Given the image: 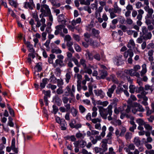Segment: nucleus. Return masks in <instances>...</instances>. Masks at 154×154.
<instances>
[{
  "mask_svg": "<svg viewBox=\"0 0 154 154\" xmlns=\"http://www.w3.org/2000/svg\"><path fill=\"white\" fill-rule=\"evenodd\" d=\"M94 150L95 153H99L102 151V149L98 147H95L94 148Z\"/></svg>",
  "mask_w": 154,
  "mask_h": 154,
  "instance_id": "774afa93",
  "label": "nucleus"
},
{
  "mask_svg": "<svg viewBox=\"0 0 154 154\" xmlns=\"http://www.w3.org/2000/svg\"><path fill=\"white\" fill-rule=\"evenodd\" d=\"M47 83V79L45 78L43 79L42 82H41L40 84V87L42 89L45 88V85Z\"/></svg>",
  "mask_w": 154,
  "mask_h": 154,
  "instance_id": "e433bc0d",
  "label": "nucleus"
},
{
  "mask_svg": "<svg viewBox=\"0 0 154 154\" xmlns=\"http://www.w3.org/2000/svg\"><path fill=\"white\" fill-rule=\"evenodd\" d=\"M144 9L146 12H147L149 17H151L154 12L153 9L151 8H150L149 6H145L144 8Z\"/></svg>",
  "mask_w": 154,
  "mask_h": 154,
  "instance_id": "4468645a",
  "label": "nucleus"
},
{
  "mask_svg": "<svg viewBox=\"0 0 154 154\" xmlns=\"http://www.w3.org/2000/svg\"><path fill=\"white\" fill-rule=\"evenodd\" d=\"M55 63L57 65H58L60 67L64 66L65 65L63 60L57 59L55 60Z\"/></svg>",
  "mask_w": 154,
  "mask_h": 154,
  "instance_id": "a878e982",
  "label": "nucleus"
},
{
  "mask_svg": "<svg viewBox=\"0 0 154 154\" xmlns=\"http://www.w3.org/2000/svg\"><path fill=\"white\" fill-rule=\"evenodd\" d=\"M144 126L145 128L147 130L150 131L152 129V127L148 124L145 123Z\"/></svg>",
  "mask_w": 154,
  "mask_h": 154,
  "instance_id": "603ef678",
  "label": "nucleus"
},
{
  "mask_svg": "<svg viewBox=\"0 0 154 154\" xmlns=\"http://www.w3.org/2000/svg\"><path fill=\"white\" fill-rule=\"evenodd\" d=\"M113 8H109V14L110 18L113 19L117 17L116 13L120 14L122 11V9L118 6L117 2H114Z\"/></svg>",
  "mask_w": 154,
  "mask_h": 154,
  "instance_id": "f257e3e1",
  "label": "nucleus"
},
{
  "mask_svg": "<svg viewBox=\"0 0 154 154\" xmlns=\"http://www.w3.org/2000/svg\"><path fill=\"white\" fill-rule=\"evenodd\" d=\"M79 109L80 112L82 113H84L86 110V109L82 105H80L79 106Z\"/></svg>",
  "mask_w": 154,
  "mask_h": 154,
  "instance_id": "5fc2aeb1",
  "label": "nucleus"
},
{
  "mask_svg": "<svg viewBox=\"0 0 154 154\" xmlns=\"http://www.w3.org/2000/svg\"><path fill=\"white\" fill-rule=\"evenodd\" d=\"M80 3L82 5H89L88 0H80Z\"/></svg>",
  "mask_w": 154,
  "mask_h": 154,
  "instance_id": "680f3d73",
  "label": "nucleus"
},
{
  "mask_svg": "<svg viewBox=\"0 0 154 154\" xmlns=\"http://www.w3.org/2000/svg\"><path fill=\"white\" fill-rule=\"evenodd\" d=\"M144 89L146 91L150 90L151 92H152L154 89V87L152 85H146L145 86Z\"/></svg>",
  "mask_w": 154,
  "mask_h": 154,
  "instance_id": "2f4dec72",
  "label": "nucleus"
},
{
  "mask_svg": "<svg viewBox=\"0 0 154 154\" xmlns=\"http://www.w3.org/2000/svg\"><path fill=\"white\" fill-rule=\"evenodd\" d=\"M144 88L141 86H140L137 89L136 91L137 93L140 92L143 95H145L147 93H146L145 91H144Z\"/></svg>",
  "mask_w": 154,
  "mask_h": 154,
  "instance_id": "4be33fe9",
  "label": "nucleus"
},
{
  "mask_svg": "<svg viewBox=\"0 0 154 154\" xmlns=\"http://www.w3.org/2000/svg\"><path fill=\"white\" fill-rule=\"evenodd\" d=\"M65 80L67 83H68L69 82V80L71 78L70 73V72H67L66 73L65 75Z\"/></svg>",
  "mask_w": 154,
  "mask_h": 154,
  "instance_id": "49530a36",
  "label": "nucleus"
},
{
  "mask_svg": "<svg viewBox=\"0 0 154 154\" xmlns=\"http://www.w3.org/2000/svg\"><path fill=\"white\" fill-rule=\"evenodd\" d=\"M127 47L129 48H134L135 47V44L133 39H131L128 42L127 45Z\"/></svg>",
  "mask_w": 154,
  "mask_h": 154,
  "instance_id": "6ab92c4d",
  "label": "nucleus"
},
{
  "mask_svg": "<svg viewBox=\"0 0 154 154\" xmlns=\"http://www.w3.org/2000/svg\"><path fill=\"white\" fill-rule=\"evenodd\" d=\"M42 63L41 62H39L37 63L35 66L36 68L37 69V71H40L42 69Z\"/></svg>",
  "mask_w": 154,
  "mask_h": 154,
  "instance_id": "8fccbe9b",
  "label": "nucleus"
},
{
  "mask_svg": "<svg viewBox=\"0 0 154 154\" xmlns=\"http://www.w3.org/2000/svg\"><path fill=\"white\" fill-rule=\"evenodd\" d=\"M100 77L101 79H104L107 75V73L105 70H100L99 71Z\"/></svg>",
  "mask_w": 154,
  "mask_h": 154,
  "instance_id": "f3484780",
  "label": "nucleus"
},
{
  "mask_svg": "<svg viewBox=\"0 0 154 154\" xmlns=\"http://www.w3.org/2000/svg\"><path fill=\"white\" fill-rule=\"evenodd\" d=\"M80 64L82 65L83 69L85 68L87 66L86 61L83 58H82L80 59L79 61Z\"/></svg>",
  "mask_w": 154,
  "mask_h": 154,
  "instance_id": "72a5a7b5",
  "label": "nucleus"
},
{
  "mask_svg": "<svg viewBox=\"0 0 154 154\" xmlns=\"http://www.w3.org/2000/svg\"><path fill=\"white\" fill-rule=\"evenodd\" d=\"M11 149L13 150L15 153H18V148H16L15 146V139L14 138L12 140L11 147H6V151L8 152H9L11 150Z\"/></svg>",
  "mask_w": 154,
  "mask_h": 154,
  "instance_id": "6e6552de",
  "label": "nucleus"
},
{
  "mask_svg": "<svg viewBox=\"0 0 154 154\" xmlns=\"http://www.w3.org/2000/svg\"><path fill=\"white\" fill-rule=\"evenodd\" d=\"M106 130V126H103L102 128V132L101 133L100 135L102 137H103L105 135V131Z\"/></svg>",
  "mask_w": 154,
  "mask_h": 154,
  "instance_id": "37998d69",
  "label": "nucleus"
},
{
  "mask_svg": "<svg viewBox=\"0 0 154 154\" xmlns=\"http://www.w3.org/2000/svg\"><path fill=\"white\" fill-rule=\"evenodd\" d=\"M112 106L111 105H109L106 109H104L102 106H100L99 108V111L100 116L103 119H106L108 115H112Z\"/></svg>",
  "mask_w": 154,
  "mask_h": 154,
  "instance_id": "f03ea898",
  "label": "nucleus"
},
{
  "mask_svg": "<svg viewBox=\"0 0 154 154\" xmlns=\"http://www.w3.org/2000/svg\"><path fill=\"white\" fill-rule=\"evenodd\" d=\"M84 72L88 73L89 75H91L92 72V70L86 66L85 68H84Z\"/></svg>",
  "mask_w": 154,
  "mask_h": 154,
  "instance_id": "a18cd8bd",
  "label": "nucleus"
},
{
  "mask_svg": "<svg viewBox=\"0 0 154 154\" xmlns=\"http://www.w3.org/2000/svg\"><path fill=\"white\" fill-rule=\"evenodd\" d=\"M142 32L143 34V38L145 40L151 39L152 35L151 32H149L146 26H143L142 27Z\"/></svg>",
  "mask_w": 154,
  "mask_h": 154,
  "instance_id": "7ed1b4c3",
  "label": "nucleus"
},
{
  "mask_svg": "<svg viewBox=\"0 0 154 154\" xmlns=\"http://www.w3.org/2000/svg\"><path fill=\"white\" fill-rule=\"evenodd\" d=\"M134 107L133 108L132 110L133 113L135 114L137 111L143 112L144 111V109L143 108L142 106L139 104L136 103L134 104Z\"/></svg>",
  "mask_w": 154,
  "mask_h": 154,
  "instance_id": "0eeeda50",
  "label": "nucleus"
},
{
  "mask_svg": "<svg viewBox=\"0 0 154 154\" xmlns=\"http://www.w3.org/2000/svg\"><path fill=\"white\" fill-rule=\"evenodd\" d=\"M127 10L131 11L133 10V6L129 3H128L126 7Z\"/></svg>",
  "mask_w": 154,
  "mask_h": 154,
  "instance_id": "0e129e2a",
  "label": "nucleus"
},
{
  "mask_svg": "<svg viewBox=\"0 0 154 154\" xmlns=\"http://www.w3.org/2000/svg\"><path fill=\"white\" fill-rule=\"evenodd\" d=\"M122 55H119L118 56V58L117 59V61L116 63V64L118 66L122 65L123 63V61L122 58Z\"/></svg>",
  "mask_w": 154,
  "mask_h": 154,
  "instance_id": "c756f323",
  "label": "nucleus"
},
{
  "mask_svg": "<svg viewBox=\"0 0 154 154\" xmlns=\"http://www.w3.org/2000/svg\"><path fill=\"white\" fill-rule=\"evenodd\" d=\"M42 92L45 95V96H46V97H50L51 92L50 91H45V90H43Z\"/></svg>",
  "mask_w": 154,
  "mask_h": 154,
  "instance_id": "bf43d9fd",
  "label": "nucleus"
},
{
  "mask_svg": "<svg viewBox=\"0 0 154 154\" xmlns=\"http://www.w3.org/2000/svg\"><path fill=\"white\" fill-rule=\"evenodd\" d=\"M34 5L33 0H29V2L24 3V7L26 8H29V9L32 10L33 9V6Z\"/></svg>",
  "mask_w": 154,
  "mask_h": 154,
  "instance_id": "f8f14e48",
  "label": "nucleus"
},
{
  "mask_svg": "<svg viewBox=\"0 0 154 154\" xmlns=\"http://www.w3.org/2000/svg\"><path fill=\"white\" fill-rule=\"evenodd\" d=\"M91 121L93 123L95 124L94 125L95 129L98 130L101 129V127L100 123L101 121V119L100 118H94L92 119Z\"/></svg>",
  "mask_w": 154,
  "mask_h": 154,
  "instance_id": "423d86ee",
  "label": "nucleus"
},
{
  "mask_svg": "<svg viewBox=\"0 0 154 154\" xmlns=\"http://www.w3.org/2000/svg\"><path fill=\"white\" fill-rule=\"evenodd\" d=\"M66 89L67 91H66L65 93L66 95H68V94H70L72 97L74 96V94L75 92V87L73 85L72 86L71 90L70 88L68 86L66 87Z\"/></svg>",
  "mask_w": 154,
  "mask_h": 154,
  "instance_id": "9d476101",
  "label": "nucleus"
},
{
  "mask_svg": "<svg viewBox=\"0 0 154 154\" xmlns=\"http://www.w3.org/2000/svg\"><path fill=\"white\" fill-rule=\"evenodd\" d=\"M136 122L139 125H144L145 122L141 119H139L136 120Z\"/></svg>",
  "mask_w": 154,
  "mask_h": 154,
  "instance_id": "e2e57ef3",
  "label": "nucleus"
},
{
  "mask_svg": "<svg viewBox=\"0 0 154 154\" xmlns=\"http://www.w3.org/2000/svg\"><path fill=\"white\" fill-rule=\"evenodd\" d=\"M45 19L43 17H42L40 20L39 19L38 21H36V27L38 28L41 26L40 28V30L42 32L44 31L45 27L46 26L45 23Z\"/></svg>",
  "mask_w": 154,
  "mask_h": 154,
  "instance_id": "20e7f679",
  "label": "nucleus"
},
{
  "mask_svg": "<svg viewBox=\"0 0 154 154\" xmlns=\"http://www.w3.org/2000/svg\"><path fill=\"white\" fill-rule=\"evenodd\" d=\"M62 100L64 103H67L68 101H69L70 103L71 102L72 99L71 98H69L66 97H64L62 98Z\"/></svg>",
  "mask_w": 154,
  "mask_h": 154,
  "instance_id": "79ce46f5",
  "label": "nucleus"
},
{
  "mask_svg": "<svg viewBox=\"0 0 154 154\" xmlns=\"http://www.w3.org/2000/svg\"><path fill=\"white\" fill-rule=\"evenodd\" d=\"M89 42L94 47H97L98 45V42L92 39H90V40Z\"/></svg>",
  "mask_w": 154,
  "mask_h": 154,
  "instance_id": "58836bf2",
  "label": "nucleus"
},
{
  "mask_svg": "<svg viewBox=\"0 0 154 154\" xmlns=\"http://www.w3.org/2000/svg\"><path fill=\"white\" fill-rule=\"evenodd\" d=\"M125 73L129 74L131 76H134L136 71L133 69H131L130 70H125Z\"/></svg>",
  "mask_w": 154,
  "mask_h": 154,
  "instance_id": "c9c22d12",
  "label": "nucleus"
},
{
  "mask_svg": "<svg viewBox=\"0 0 154 154\" xmlns=\"http://www.w3.org/2000/svg\"><path fill=\"white\" fill-rule=\"evenodd\" d=\"M128 55L129 57H133L134 55L133 52L130 49H128L124 53V56L125 58H127Z\"/></svg>",
  "mask_w": 154,
  "mask_h": 154,
  "instance_id": "2eb2a0df",
  "label": "nucleus"
},
{
  "mask_svg": "<svg viewBox=\"0 0 154 154\" xmlns=\"http://www.w3.org/2000/svg\"><path fill=\"white\" fill-rule=\"evenodd\" d=\"M124 109V108L121 106L118 108L116 107L115 108L114 112L116 114H118L120 112H122Z\"/></svg>",
  "mask_w": 154,
  "mask_h": 154,
  "instance_id": "cd10ccee",
  "label": "nucleus"
},
{
  "mask_svg": "<svg viewBox=\"0 0 154 154\" xmlns=\"http://www.w3.org/2000/svg\"><path fill=\"white\" fill-rule=\"evenodd\" d=\"M85 79L86 81H91V82L93 81V79L92 77L90 78L88 75L87 74L85 75L84 76Z\"/></svg>",
  "mask_w": 154,
  "mask_h": 154,
  "instance_id": "338daca9",
  "label": "nucleus"
},
{
  "mask_svg": "<svg viewBox=\"0 0 154 154\" xmlns=\"http://www.w3.org/2000/svg\"><path fill=\"white\" fill-rule=\"evenodd\" d=\"M58 20L59 22H63L64 24H65L66 21L65 20L64 16L63 14H60L58 16Z\"/></svg>",
  "mask_w": 154,
  "mask_h": 154,
  "instance_id": "412c9836",
  "label": "nucleus"
},
{
  "mask_svg": "<svg viewBox=\"0 0 154 154\" xmlns=\"http://www.w3.org/2000/svg\"><path fill=\"white\" fill-rule=\"evenodd\" d=\"M101 9V8L100 7L98 8L96 10L94 13V16L96 18L101 17V13L103 11V10Z\"/></svg>",
  "mask_w": 154,
  "mask_h": 154,
  "instance_id": "aec40b11",
  "label": "nucleus"
},
{
  "mask_svg": "<svg viewBox=\"0 0 154 154\" xmlns=\"http://www.w3.org/2000/svg\"><path fill=\"white\" fill-rule=\"evenodd\" d=\"M130 118L131 119L130 123L132 125V126L130 128L129 130L130 131L134 132V130L136 129L137 126L135 124L134 122L133 121L134 118L132 116H131Z\"/></svg>",
  "mask_w": 154,
  "mask_h": 154,
  "instance_id": "ddd939ff",
  "label": "nucleus"
},
{
  "mask_svg": "<svg viewBox=\"0 0 154 154\" xmlns=\"http://www.w3.org/2000/svg\"><path fill=\"white\" fill-rule=\"evenodd\" d=\"M32 17L35 19V21H38L39 19L37 14V12L36 11H35L32 14Z\"/></svg>",
  "mask_w": 154,
  "mask_h": 154,
  "instance_id": "c03bdc74",
  "label": "nucleus"
},
{
  "mask_svg": "<svg viewBox=\"0 0 154 154\" xmlns=\"http://www.w3.org/2000/svg\"><path fill=\"white\" fill-rule=\"evenodd\" d=\"M132 135L131 133L129 132H127L125 136V138L127 140L130 139L131 138Z\"/></svg>",
  "mask_w": 154,
  "mask_h": 154,
  "instance_id": "3c124183",
  "label": "nucleus"
},
{
  "mask_svg": "<svg viewBox=\"0 0 154 154\" xmlns=\"http://www.w3.org/2000/svg\"><path fill=\"white\" fill-rule=\"evenodd\" d=\"M79 146L82 147H84L86 145V142L83 140H82L79 141Z\"/></svg>",
  "mask_w": 154,
  "mask_h": 154,
  "instance_id": "864d4df0",
  "label": "nucleus"
},
{
  "mask_svg": "<svg viewBox=\"0 0 154 154\" xmlns=\"http://www.w3.org/2000/svg\"><path fill=\"white\" fill-rule=\"evenodd\" d=\"M74 47L76 51L78 52H79L81 51V48L78 44H75L74 45Z\"/></svg>",
  "mask_w": 154,
  "mask_h": 154,
  "instance_id": "4d7b16f0",
  "label": "nucleus"
},
{
  "mask_svg": "<svg viewBox=\"0 0 154 154\" xmlns=\"http://www.w3.org/2000/svg\"><path fill=\"white\" fill-rule=\"evenodd\" d=\"M100 32L99 30L96 29L95 28H93L92 29V33L94 36L97 38L99 37Z\"/></svg>",
  "mask_w": 154,
  "mask_h": 154,
  "instance_id": "a211bd4d",
  "label": "nucleus"
},
{
  "mask_svg": "<svg viewBox=\"0 0 154 154\" xmlns=\"http://www.w3.org/2000/svg\"><path fill=\"white\" fill-rule=\"evenodd\" d=\"M41 7L40 11L43 14L44 16H47L51 14V11L48 5H42Z\"/></svg>",
  "mask_w": 154,
  "mask_h": 154,
  "instance_id": "39448f33",
  "label": "nucleus"
},
{
  "mask_svg": "<svg viewBox=\"0 0 154 154\" xmlns=\"http://www.w3.org/2000/svg\"><path fill=\"white\" fill-rule=\"evenodd\" d=\"M84 39L87 42H89L90 40V39H92L90 38V34L88 32L84 33Z\"/></svg>",
  "mask_w": 154,
  "mask_h": 154,
  "instance_id": "393cba45",
  "label": "nucleus"
},
{
  "mask_svg": "<svg viewBox=\"0 0 154 154\" xmlns=\"http://www.w3.org/2000/svg\"><path fill=\"white\" fill-rule=\"evenodd\" d=\"M72 60V61L77 66L79 67L80 66V64H79L78 60L75 57H72L71 59Z\"/></svg>",
  "mask_w": 154,
  "mask_h": 154,
  "instance_id": "6e6d98bb",
  "label": "nucleus"
},
{
  "mask_svg": "<svg viewBox=\"0 0 154 154\" xmlns=\"http://www.w3.org/2000/svg\"><path fill=\"white\" fill-rule=\"evenodd\" d=\"M94 58L98 61H100L101 59V57L100 56L99 54L98 53H96L94 54Z\"/></svg>",
  "mask_w": 154,
  "mask_h": 154,
  "instance_id": "052dcab7",
  "label": "nucleus"
},
{
  "mask_svg": "<svg viewBox=\"0 0 154 154\" xmlns=\"http://www.w3.org/2000/svg\"><path fill=\"white\" fill-rule=\"evenodd\" d=\"M133 142L134 143V144L138 147L140 144L141 141L139 137H136L134 138Z\"/></svg>",
  "mask_w": 154,
  "mask_h": 154,
  "instance_id": "bb28decb",
  "label": "nucleus"
},
{
  "mask_svg": "<svg viewBox=\"0 0 154 154\" xmlns=\"http://www.w3.org/2000/svg\"><path fill=\"white\" fill-rule=\"evenodd\" d=\"M61 126V129L62 130H65L66 129V124L64 120H62L60 123Z\"/></svg>",
  "mask_w": 154,
  "mask_h": 154,
  "instance_id": "c85d7f7f",
  "label": "nucleus"
},
{
  "mask_svg": "<svg viewBox=\"0 0 154 154\" xmlns=\"http://www.w3.org/2000/svg\"><path fill=\"white\" fill-rule=\"evenodd\" d=\"M71 112L74 117H77L78 111L74 107H73L71 109Z\"/></svg>",
  "mask_w": 154,
  "mask_h": 154,
  "instance_id": "473e14b6",
  "label": "nucleus"
},
{
  "mask_svg": "<svg viewBox=\"0 0 154 154\" xmlns=\"http://www.w3.org/2000/svg\"><path fill=\"white\" fill-rule=\"evenodd\" d=\"M85 56L87 58H88L90 60H92L93 58L91 54L90 53L89 51H87L85 54Z\"/></svg>",
  "mask_w": 154,
  "mask_h": 154,
  "instance_id": "a19ab883",
  "label": "nucleus"
},
{
  "mask_svg": "<svg viewBox=\"0 0 154 154\" xmlns=\"http://www.w3.org/2000/svg\"><path fill=\"white\" fill-rule=\"evenodd\" d=\"M118 99L116 98H114L112 100V102L111 103V105H113L115 108L116 107L117 105V103L118 102Z\"/></svg>",
  "mask_w": 154,
  "mask_h": 154,
  "instance_id": "de8ad7c7",
  "label": "nucleus"
},
{
  "mask_svg": "<svg viewBox=\"0 0 154 154\" xmlns=\"http://www.w3.org/2000/svg\"><path fill=\"white\" fill-rule=\"evenodd\" d=\"M138 14H137V19H140L141 18H142V15L144 13V11L141 9H140L138 11Z\"/></svg>",
  "mask_w": 154,
  "mask_h": 154,
  "instance_id": "7c9ffc66",
  "label": "nucleus"
},
{
  "mask_svg": "<svg viewBox=\"0 0 154 154\" xmlns=\"http://www.w3.org/2000/svg\"><path fill=\"white\" fill-rule=\"evenodd\" d=\"M117 19L119 22L122 24L124 23L125 21V18L122 16L120 15L118 16Z\"/></svg>",
  "mask_w": 154,
  "mask_h": 154,
  "instance_id": "ea45409f",
  "label": "nucleus"
},
{
  "mask_svg": "<svg viewBox=\"0 0 154 154\" xmlns=\"http://www.w3.org/2000/svg\"><path fill=\"white\" fill-rule=\"evenodd\" d=\"M146 66L145 64H144L142 65V69L140 72L141 76H143L146 73L147 71Z\"/></svg>",
  "mask_w": 154,
  "mask_h": 154,
  "instance_id": "b1692460",
  "label": "nucleus"
},
{
  "mask_svg": "<svg viewBox=\"0 0 154 154\" xmlns=\"http://www.w3.org/2000/svg\"><path fill=\"white\" fill-rule=\"evenodd\" d=\"M92 110L93 112L92 113V116L93 118H95L97 115V109L96 107L94 106L93 107Z\"/></svg>",
  "mask_w": 154,
  "mask_h": 154,
  "instance_id": "f704fd0d",
  "label": "nucleus"
},
{
  "mask_svg": "<svg viewBox=\"0 0 154 154\" xmlns=\"http://www.w3.org/2000/svg\"><path fill=\"white\" fill-rule=\"evenodd\" d=\"M93 10L94 9L97 10L98 8L97 7V4L95 3L92 4L90 5V7Z\"/></svg>",
  "mask_w": 154,
  "mask_h": 154,
  "instance_id": "69168bd1",
  "label": "nucleus"
},
{
  "mask_svg": "<svg viewBox=\"0 0 154 154\" xmlns=\"http://www.w3.org/2000/svg\"><path fill=\"white\" fill-rule=\"evenodd\" d=\"M116 88V85H113L111 86L110 88L108 89V91L107 92V94L109 97H112V94L113 93Z\"/></svg>",
  "mask_w": 154,
  "mask_h": 154,
  "instance_id": "9b49d317",
  "label": "nucleus"
},
{
  "mask_svg": "<svg viewBox=\"0 0 154 154\" xmlns=\"http://www.w3.org/2000/svg\"><path fill=\"white\" fill-rule=\"evenodd\" d=\"M130 92L131 93H134L135 89V87L134 85H130L129 87Z\"/></svg>",
  "mask_w": 154,
  "mask_h": 154,
  "instance_id": "13d9d810",
  "label": "nucleus"
},
{
  "mask_svg": "<svg viewBox=\"0 0 154 154\" xmlns=\"http://www.w3.org/2000/svg\"><path fill=\"white\" fill-rule=\"evenodd\" d=\"M99 4L100 5L98 8H101V9L103 10V7L106 12H109V6L108 5H106V2L105 1H100L99 2Z\"/></svg>",
  "mask_w": 154,
  "mask_h": 154,
  "instance_id": "1a4fd4ad",
  "label": "nucleus"
},
{
  "mask_svg": "<svg viewBox=\"0 0 154 154\" xmlns=\"http://www.w3.org/2000/svg\"><path fill=\"white\" fill-rule=\"evenodd\" d=\"M65 27V26L64 24H61L57 26H55V28L56 29L60 31H62V29H63Z\"/></svg>",
  "mask_w": 154,
  "mask_h": 154,
  "instance_id": "09e8293b",
  "label": "nucleus"
},
{
  "mask_svg": "<svg viewBox=\"0 0 154 154\" xmlns=\"http://www.w3.org/2000/svg\"><path fill=\"white\" fill-rule=\"evenodd\" d=\"M81 22L80 18H78L76 19L73 20L71 22V24L73 26H75L76 24L80 23Z\"/></svg>",
  "mask_w": 154,
  "mask_h": 154,
  "instance_id": "5701e85b",
  "label": "nucleus"
},
{
  "mask_svg": "<svg viewBox=\"0 0 154 154\" xmlns=\"http://www.w3.org/2000/svg\"><path fill=\"white\" fill-rule=\"evenodd\" d=\"M51 52L53 53L59 54L62 53V51L59 48H54L51 50Z\"/></svg>",
  "mask_w": 154,
  "mask_h": 154,
  "instance_id": "4c0bfd02",
  "label": "nucleus"
},
{
  "mask_svg": "<svg viewBox=\"0 0 154 154\" xmlns=\"http://www.w3.org/2000/svg\"><path fill=\"white\" fill-rule=\"evenodd\" d=\"M25 44L26 45L27 47L29 48L28 50L29 52L34 53V50L33 48V45L31 44L29 42H26L24 41Z\"/></svg>",
  "mask_w": 154,
  "mask_h": 154,
  "instance_id": "dca6fc26",
  "label": "nucleus"
}]
</instances>
